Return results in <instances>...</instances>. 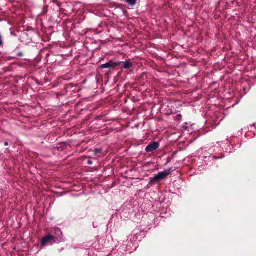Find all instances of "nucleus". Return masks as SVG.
I'll return each instance as SVG.
<instances>
[{
    "instance_id": "obj_11",
    "label": "nucleus",
    "mask_w": 256,
    "mask_h": 256,
    "mask_svg": "<svg viewBox=\"0 0 256 256\" xmlns=\"http://www.w3.org/2000/svg\"><path fill=\"white\" fill-rule=\"evenodd\" d=\"M2 45H3L2 38L1 34H0V46H2Z\"/></svg>"
},
{
    "instance_id": "obj_6",
    "label": "nucleus",
    "mask_w": 256,
    "mask_h": 256,
    "mask_svg": "<svg viewBox=\"0 0 256 256\" xmlns=\"http://www.w3.org/2000/svg\"><path fill=\"white\" fill-rule=\"evenodd\" d=\"M118 63L120 64V66L122 65V67L124 69H130L132 67V64L129 60L126 62H118Z\"/></svg>"
},
{
    "instance_id": "obj_4",
    "label": "nucleus",
    "mask_w": 256,
    "mask_h": 256,
    "mask_svg": "<svg viewBox=\"0 0 256 256\" xmlns=\"http://www.w3.org/2000/svg\"><path fill=\"white\" fill-rule=\"evenodd\" d=\"M120 66V63H118V62H115L112 60H110L108 62L102 64L100 66V68H102L114 69Z\"/></svg>"
},
{
    "instance_id": "obj_9",
    "label": "nucleus",
    "mask_w": 256,
    "mask_h": 256,
    "mask_svg": "<svg viewBox=\"0 0 256 256\" xmlns=\"http://www.w3.org/2000/svg\"><path fill=\"white\" fill-rule=\"evenodd\" d=\"M182 128L184 130H188V126H187V124H185L183 126H182Z\"/></svg>"
},
{
    "instance_id": "obj_7",
    "label": "nucleus",
    "mask_w": 256,
    "mask_h": 256,
    "mask_svg": "<svg viewBox=\"0 0 256 256\" xmlns=\"http://www.w3.org/2000/svg\"><path fill=\"white\" fill-rule=\"evenodd\" d=\"M137 0H126V2L130 6H134L136 4Z\"/></svg>"
},
{
    "instance_id": "obj_1",
    "label": "nucleus",
    "mask_w": 256,
    "mask_h": 256,
    "mask_svg": "<svg viewBox=\"0 0 256 256\" xmlns=\"http://www.w3.org/2000/svg\"><path fill=\"white\" fill-rule=\"evenodd\" d=\"M170 169L159 172L157 174L150 178L149 184L150 185H153L156 182H160L166 178L170 174Z\"/></svg>"
},
{
    "instance_id": "obj_3",
    "label": "nucleus",
    "mask_w": 256,
    "mask_h": 256,
    "mask_svg": "<svg viewBox=\"0 0 256 256\" xmlns=\"http://www.w3.org/2000/svg\"><path fill=\"white\" fill-rule=\"evenodd\" d=\"M54 234H52L55 241L57 243L60 242L64 241V238L62 236V232L60 229L58 228H54Z\"/></svg>"
},
{
    "instance_id": "obj_5",
    "label": "nucleus",
    "mask_w": 256,
    "mask_h": 256,
    "mask_svg": "<svg viewBox=\"0 0 256 256\" xmlns=\"http://www.w3.org/2000/svg\"><path fill=\"white\" fill-rule=\"evenodd\" d=\"M159 146L158 142H154L148 144L146 148V151L148 152H152L156 150Z\"/></svg>"
},
{
    "instance_id": "obj_2",
    "label": "nucleus",
    "mask_w": 256,
    "mask_h": 256,
    "mask_svg": "<svg viewBox=\"0 0 256 256\" xmlns=\"http://www.w3.org/2000/svg\"><path fill=\"white\" fill-rule=\"evenodd\" d=\"M54 243L57 242L55 241L53 236H52V234H48L47 235L44 236L40 241V245L42 247L52 246Z\"/></svg>"
},
{
    "instance_id": "obj_13",
    "label": "nucleus",
    "mask_w": 256,
    "mask_h": 256,
    "mask_svg": "<svg viewBox=\"0 0 256 256\" xmlns=\"http://www.w3.org/2000/svg\"><path fill=\"white\" fill-rule=\"evenodd\" d=\"M22 55H23V54H22V52H19L17 54V56H22Z\"/></svg>"
},
{
    "instance_id": "obj_14",
    "label": "nucleus",
    "mask_w": 256,
    "mask_h": 256,
    "mask_svg": "<svg viewBox=\"0 0 256 256\" xmlns=\"http://www.w3.org/2000/svg\"><path fill=\"white\" fill-rule=\"evenodd\" d=\"M88 164H92V162L90 160H88L87 162Z\"/></svg>"
},
{
    "instance_id": "obj_12",
    "label": "nucleus",
    "mask_w": 256,
    "mask_h": 256,
    "mask_svg": "<svg viewBox=\"0 0 256 256\" xmlns=\"http://www.w3.org/2000/svg\"><path fill=\"white\" fill-rule=\"evenodd\" d=\"M54 2L56 3L58 7H60V4L58 2V1L57 0H54Z\"/></svg>"
},
{
    "instance_id": "obj_15",
    "label": "nucleus",
    "mask_w": 256,
    "mask_h": 256,
    "mask_svg": "<svg viewBox=\"0 0 256 256\" xmlns=\"http://www.w3.org/2000/svg\"><path fill=\"white\" fill-rule=\"evenodd\" d=\"M4 145L5 146H8V143L7 142H4Z\"/></svg>"
},
{
    "instance_id": "obj_8",
    "label": "nucleus",
    "mask_w": 256,
    "mask_h": 256,
    "mask_svg": "<svg viewBox=\"0 0 256 256\" xmlns=\"http://www.w3.org/2000/svg\"><path fill=\"white\" fill-rule=\"evenodd\" d=\"M101 152H102V150L98 148H95L94 150V153L96 154L100 153Z\"/></svg>"
},
{
    "instance_id": "obj_10",
    "label": "nucleus",
    "mask_w": 256,
    "mask_h": 256,
    "mask_svg": "<svg viewBox=\"0 0 256 256\" xmlns=\"http://www.w3.org/2000/svg\"><path fill=\"white\" fill-rule=\"evenodd\" d=\"M182 115L180 114H178L176 116V120H180L182 119Z\"/></svg>"
}]
</instances>
